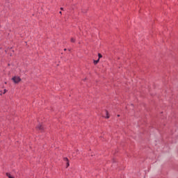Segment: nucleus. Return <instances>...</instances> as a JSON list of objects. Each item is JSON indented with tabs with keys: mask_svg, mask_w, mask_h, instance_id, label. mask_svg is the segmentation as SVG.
I'll return each instance as SVG.
<instances>
[{
	"mask_svg": "<svg viewBox=\"0 0 178 178\" xmlns=\"http://www.w3.org/2000/svg\"><path fill=\"white\" fill-rule=\"evenodd\" d=\"M13 81L15 83V84H18V83H20L22 81V79L19 76H14L12 78Z\"/></svg>",
	"mask_w": 178,
	"mask_h": 178,
	"instance_id": "1",
	"label": "nucleus"
},
{
	"mask_svg": "<svg viewBox=\"0 0 178 178\" xmlns=\"http://www.w3.org/2000/svg\"><path fill=\"white\" fill-rule=\"evenodd\" d=\"M64 161L67 162V168H69V166H70V163H69V159L65 157L64 158Z\"/></svg>",
	"mask_w": 178,
	"mask_h": 178,
	"instance_id": "2",
	"label": "nucleus"
},
{
	"mask_svg": "<svg viewBox=\"0 0 178 178\" xmlns=\"http://www.w3.org/2000/svg\"><path fill=\"white\" fill-rule=\"evenodd\" d=\"M37 128L39 129V130H42V124H39Z\"/></svg>",
	"mask_w": 178,
	"mask_h": 178,
	"instance_id": "3",
	"label": "nucleus"
},
{
	"mask_svg": "<svg viewBox=\"0 0 178 178\" xmlns=\"http://www.w3.org/2000/svg\"><path fill=\"white\" fill-rule=\"evenodd\" d=\"M106 119H109V113H108V111H106Z\"/></svg>",
	"mask_w": 178,
	"mask_h": 178,
	"instance_id": "4",
	"label": "nucleus"
},
{
	"mask_svg": "<svg viewBox=\"0 0 178 178\" xmlns=\"http://www.w3.org/2000/svg\"><path fill=\"white\" fill-rule=\"evenodd\" d=\"M98 56H99V59H101V58H102V55L101 54H98Z\"/></svg>",
	"mask_w": 178,
	"mask_h": 178,
	"instance_id": "5",
	"label": "nucleus"
},
{
	"mask_svg": "<svg viewBox=\"0 0 178 178\" xmlns=\"http://www.w3.org/2000/svg\"><path fill=\"white\" fill-rule=\"evenodd\" d=\"M98 62H99V59H98L97 60H94L95 65H97V63H98Z\"/></svg>",
	"mask_w": 178,
	"mask_h": 178,
	"instance_id": "6",
	"label": "nucleus"
},
{
	"mask_svg": "<svg viewBox=\"0 0 178 178\" xmlns=\"http://www.w3.org/2000/svg\"><path fill=\"white\" fill-rule=\"evenodd\" d=\"M74 41H75V40H74V38H71V42H74Z\"/></svg>",
	"mask_w": 178,
	"mask_h": 178,
	"instance_id": "7",
	"label": "nucleus"
},
{
	"mask_svg": "<svg viewBox=\"0 0 178 178\" xmlns=\"http://www.w3.org/2000/svg\"><path fill=\"white\" fill-rule=\"evenodd\" d=\"M6 92V89L4 90V92H3V94H5Z\"/></svg>",
	"mask_w": 178,
	"mask_h": 178,
	"instance_id": "8",
	"label": "nucleus"
},
{
	"mask_svg": "<svg viewBox=\"0 0 178 178\" xmlns=\"http://www.w3.org/2000/svg\"><path fill=\"white\" fill-rule=\"evenodd\" d=\"M59 14H60V15H62V11H60V12H59Z\"/></svg>",
	"mask_w": 178,
	"mask_h": 178,
	"instance_id": "9",
	"label": "nucleus"
},
{
	"mask_svg": "<svg viewBox=\"0 0 178 178\" xmlns=\"http://www.w3.org/2000/svg\"><path fill=\"white\" fill-rule=\"evenodd\" d=\"M60 10H63V8H60Z\"/></svg>",
	"mask_w": 178,
	"mask_h": 178,
	"instance_id": "10",
	"label": "nucleus"
},
{
	"mask_svg": "<svg viewBox=\"0 0 178 178\" xmlns=\"http://www.w3.org/2000/svg\"><path fill=\"white\" fill-rule=\"evenodd\" d=\"M119 116H120V115H118V117L119 118Z\"/></svg>",
	"mask_w": 178,
	"mask_h": 178,
	"instance_id": "11",
	"label": "nucleus"
},
{
	"mask_svg": "<svg viewBox=\"0 0 178 178\" xmlns=\"http://www.w3.org/2000/svg\"><path fill=\"white\" fill-rule=\"evenodd\" d=\"M64 51H66V49H65Z\"/></svg>",
	"mask_w": 178,
	"mask_h": 178,
	"instance_id": "12",
	"label": "nucleus"
}]
</instances>
